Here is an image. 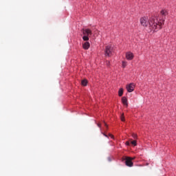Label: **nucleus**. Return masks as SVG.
<instances>
[{"mask_svg":"<svg viewBox=\"0 0 176 176\" xmlns=\"http://www.w3.org/2000/svg\"><path fill=\"white\" fill-rule=\"evenodd\" d=\"M163 21H164L159 22V21L156 19V16H152L149 19L145 16L140 19L141 25L145 27L146 28H148L149 32L161 30L162 25H163Z\"/></svg>","mask_w":176,"mask_h":176,"instance_id":"obj_1","label":"nucleus"},{"mask_svg":"<svg viewBox=\"0 0 176 176\" xmlns=\"http://www.w3.org/2000/svg\"><path fill=\"white\" fill-rule=\"evenodd\" d=\"M82 34L84 35L82 37L83 41H89V36H91L93 32L90 29H82Z\"/></svg>","mask_w":176,"mask_h":176,"instance_id":"obj_2","label":"nucleus"},{"mask_svg":"<svg viewBox=\"0 0 176 176\" xmlns=\"http://www.w3.org/2000/svg\"><path fill=\"white\" fill-rule=\"evenodd\" d=\"M112 52H113V47H112V45H108L105 47V56L111 57V56H112Z\"/></svg>","mask_w":176,"mask_h":176,"instance_id":"obj_3","label":"nucleus"},{"mask_svg":"<svg viewBox=\"0 0 176 176\" xmlns=\"http://www.w3.org/2000/svg\"><path fill=\"white\" fill-rule=\"evenodd\" d=\"M135 87V85L134 83L131 82L129 85H126V89L127 90L128 93H133L134 91V88Z\"/></svg>","mask_w":176,"mask_h":176,"instance_id":"obj_4","label":"nucleus"},{"mask_svg":"<svg viewBox=\"0 0 176 176\" xmlns=\"http://www.w3.org/2000/svg\"><path fill=\"white\" fill-rule=\"evenodd\" d=\"M123 160H125L126 166H127L128 167H133V161L130 160V157H124L123 158Z\"/></svg>","mask_w":176,"mask_h":176,"instance_id":"obj_5","label":"nucleus"},{"mask_svg":"<svg viewBox=\"0 0 176 176\" xmlns=\"http://www.w3.org/2000/svg\"><path fill=\"white\" fill-rule=\"evenodd\" d=\"M161 14H162L163 19H162V20H160V21H158V23L163 21V23H162V25H163V24H164V19H166V16H167V10H162L161 11Z\"/></svg>","mask_w":176,"mask_h":176,"instance_id":"obj_6","label":"nucleus"},{"mask_svg":"<svg viewBox=\"0 0 176 176\" xmlns=\"http://www.w3.org/2000/svg\"><path fill=\"white\" fill-rule=\"evenodd\" d=\"M126 60H133L134 58V54H133V52H126Z\"/></svg>","mask_w":176,"mask_h":176,"instance_id":"obj_7","label":"nucleus"},{"mask_svg":"<svg viewBox=\"0 0 176 176\" xmlns=\"http://www.w3.org/2000/svg\"><path fill=\"white\" fill-rule=\"evenodd\" d=\"M82 47L85 50H88L89 47H90V43L85 42L84 44H82Z\"/></svg>","mask_w":176,"mask_h":176,"instance_id":"obj_8","label":"nucleus"},{"mask_svg":"<svg viewBox=\"0 0 176 176\" xmlns=\"http://www.w3.org/2000/svg\"><path fill=\"white\" fill-rule=\"evenodd\" d=\"M122 102L124 105H126V107H129V103H127V98L122 97Z\"/></svg>","mask_w":176,"mask_h":176,"instance_id":"obj_9","label":"nucleus"},{"mask_svg":"<svg viewBox=\"0 0 176 176\" xmlns=\"http://www.w3.org/2000/svg\"><path fill=\"white\" fill-rule=\"evenodd\" d=\"M119 97H122L123 96V88H120L118 91Z\"/></svg>","mask_w":176,"mask_h":176,"instance_id":"obj_10","label":"nucleus"},{"mask_svg":"<svg viewBox=\"0 0 176 176\" xmlns=\"http://www.w3.org/2000/svg\"><path fill=\"white\" fill-rule=\"evenodd\" d=\"M81 85H82V86H87V80H82L81 81Z\"/></svg>","mask_w":176,"mask_h":176,"instance_id":"obj_11","label":"nucleus"},{"mask_svg":"<svg viewBox=\"0 0 176 176\" xmlns=\"http://www.w3.org/2000/svg\"><path fill=\"white\" fill-rule=\"evenodd\" d=\"M126 67H127V62L122 61V67L126 68Z\"/></svg>","mask_w":176,"mask_h":176,"instance_id":"obj_12","label":"nucleus"},{"mask_svg":"<svg viewBox=\"0 0 176 176\" xmlns=\"http://www.w3.org/2000/svg\"><path fill=\"white\" fill-rule=\"evenodd\" d=\"M131 144H132V145H133L134 146H137V141L135 140L131 141Z\"/></svg>","mask_w":176,"mask_h":176,"instance_id":"obj_13","label":"nucleus"},{"mask_svg":"<svg viewBox=\"0 0 176 176\" xmlns=\"http://www.w3.org/2000/svg\"><path fill=\"white\" fill-rule=\"evenodd\" d=\"M122 122H124V113H122L120 116Z\"/></svg>","mask_w":176,"mask_h":176,"instance_id":"obj_14","label":"nucleus"},{"mask_svg":"<svg viewBox=\"0 0 176 176\" xmlns=\"http://www.w3.org/2000/svg\"><path fill=\"white\" fill-rule=\"evenodd\" d=\"M132 137L133 138H137V134H135V133H133L132 134Z\"/></svg>","mask_w":176,"mask_h":176,"instance_id":"obj_15","label":"nucleus"},{"mask_svg":"<svg viewBox=\"0 0 176 176\" xmlns=\"http://www.w3.org/2000/svg\"><path fill=\"white\" fill-rule=\"evenodd\" d=\"M104 126H105L106 129H108V124L107 123L104 122Z\"/></svg>","mask_w":176,"mask_h":176,"instance_id":"obj_16","label":"nucleus"},{"mask_svg":"<svg viewBox=\"0 0 176 176\" xmlns=\"http://www.w3.org/2000/svg\"><path fill=\"white\" fill-rule=\"evenodd\" d=\"M135 159V157H130V160L133 162V160H134Z\"/></svg>","mask_w":176,"mask_h":176,"instance_id":"obj_17","label":"nucleus"},{"mask_svg":"<svg viewBox=\"0 0 176 176\" xmlns=\"http://www.w3.org/2000/svg\"><path fill=\"white\" fill-rule=\"evenodd\" d=\"M126 145L129 146V145H130V142H126Z\"/></svg>","mask_w":176,"mask_h":176,"instance_id":"obj_18","label":"nucleus"},{"mask_svg":"<svg viewBox=\"0 0 176 176\" xmlns=\"http://www.w3.org/2000/svg\"><path fill=\"white\" fill-rule=\"evenodd\" d=\"M109 137H111V138H113V135L109 134Z\"/></svg>","mask_w":176,"mask_h":176,"instance_id":"obj_19","label":"nucleus"},{"mask_svg":"<svg viewBox=\"0 0 176 176\" xmlns=\"http://www.w3.org/2000/svg\"><path fill=\"white\" fill-rule=\"evenodd\" d=\"M98 126L99 127H101V124H98Z\"/></svg>","mask_w":176,"mask_h":176,"instance_id":"obj_20","label":"nucleus"},{"mask_svg":"<svg viewBox=\"0 0 176 176\" xmlns=\"http://www.w3.org/2000/svg\"><path fill=\"white\" fill-rule=\"evenodd\" d=\"M103 135H104V137H108L105 133H103Z\"/></svg>","mask_w":176,"mask_h":176,"instance_id":"obj_21","label":"nucleus"},{"mask_svg":"<svg viewBox=\"0 0 176 176\" xmlns=\"http://www.w3.org/2000/svg\"><path fill=\"white\" fill-rule=\"evenodd\" d=\"M149 164H146V166H148Z\"/></svg>","mask_w":176,"mask_h":176,"instance_id":"obj_22","label":"nucleus"}]
</instances>
